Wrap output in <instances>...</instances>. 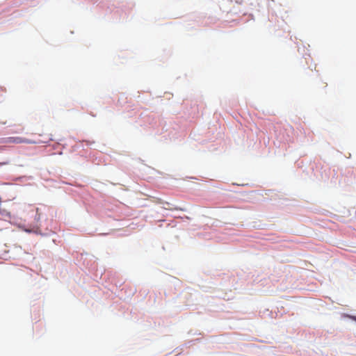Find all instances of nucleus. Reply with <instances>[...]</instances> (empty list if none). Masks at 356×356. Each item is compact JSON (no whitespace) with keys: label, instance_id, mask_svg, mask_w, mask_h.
<instances>
[{"label":"nucleus","instance_id":"obj_1","mask_svg":"<svg viewBox=\"0 0 356 356\" xmlns=\"http://www.w3.org/2000/svg\"><path fill=\"white\" fill-rule=\"evenodd\" d=\"M9 141L12 142V143H33L31 140L23 139L22 138H19V137L9 138Z\"/></svg>","mask_w":356,"mask_h":356},{"label":"nucleus","instance_id":"obj_2","mask_svg":"<svg viewBox=\"0 0 356 356\" xmlns=\"http://www.w3.org/2000/svg\"><path fill=\"white\" fill-rule=\"evenodd\" d=\"M40 218V215H38V216L37 217V220H39Z\"/></svg>","mask_w":356,"mask_h":356},{"label":"nucleus","instance_id":"obj_3","mask_svg":"<svg viewBox=\"0 0 356 356\" xmlns=\"http://www.w3.org/2000/svg\"><path fill=\"white\" fill-rule=\"evenodd\" d=\"M353 319H354L355 321H356V316L353 317Z\"/></svg>","mask_w":356,"mask_h":356}]
</instances>
